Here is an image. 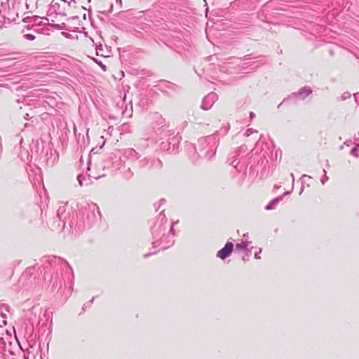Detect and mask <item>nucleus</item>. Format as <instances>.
Listing matches in <instances>:
<instances>
[{"label":"nucleus","instance_id":"obj_39","mask_svg":"<svg viewBox=\"0 0 359 359\" xmlns=\"http://www.w3.org/2000/svg\"><path fill=\"white\" fill-rule=\"evenodd\" d=\"M351 140H346L344 142V145H346V146H350L351 144Z\"/></svg>","mask_w":359,"mask_h":359},{"label":"nucleus","instance_id":"obj_7","mask_svg":"<svg viewBox=\"0 0 359 359\" xmlns=\"http://www.w3.org/2000/svg\"><path fill=\"white\" fill-rule=\"evenodd\" d=\"M140 169L148 168L150 170H160L163 167V163L159 158H144L137 163Z\"/></svg>","mask_w":359,"mask_h":359},{"label":"nucleus","instance_id":"obj_15","mask_svg":"<svg viewBox=\"0 0 359 359\" xmlns=\"http://www.w3.org/2000/svg\"><path fill=\"white\" fill-rule=\"evenodd\" d=\"M289 194L290 192H286L284 193L283 195L275 198L265 207V209L266 210H271L274 209L275 207L278 205V203L283 199L284 196Z\"/></svg>","mask_w":359,"mask_h":359},{"label":"nucleus","instance_id":"obj_33","mask_svg":"<svg viewBox=\"0 0 359 359\" xmlns=\"http://www.w3.org/2000/svg\"><path fill=\"white\" fill-rule=\"evenodd\" d=\"M261 252H262V249H261V248H259V251L255 254V259H260V258H261V257H260L259 254H260Z\"/></svg>","mask_w":359,"mask_h":359},{"label":"nucleus","instance_id":"obj_19","mask_svg":"<svg viewBox=\"0 0 359 359\" xmlns=\"http://www.w3.org/2000/svg\"><path fill=\"white\" fill-rule=\"evenodd\" d=\"M60 3L63 4V6H67L68 9L71 10L72 8H76V0H59Z\"/></svg>","mask_w":359,"mask_h":359},{"label":"nucleus","instance_id":"obj_43","mask_svg":"<svg viewBox=\"0 0 359 359\" xmlns=\"http://www.w3.org/2000/svg\"><path fill=\"white\" fill-rule=\"evenodd\" d=\"M25 118L26 120H29V118H31L29 117V115L28 114H25Z\"/></svg>","mask_w":359,"mask_h":359},{"label":"nucleus","instance_id":"obj_1","mask_svg":"<svg viewBox=\"0 0 359 359\" xmlns=\"http://www.w3.org/2000/svg\"><path fill=\"white\" fill-rule=\"evenodd\" d=\"M43 269L52 273L50 279V290L54 292L62 288L63 279L62 271H72L69 264L63 259L57 257H44L42 259Z\"/></svg>","mask_w":359,"mask_h":359},{"label":"nucleus","instance_id":"obj_3","mask_svg":"<svg viewBox=\"0 0 359 359\" xmlns=\"http://www.w3.org/2000/svg\"><path fill=\"white\" fill-rule=\"evenodd\" d=\"M219 144V139L217 134L214 133L199 138L196 151L200 157L211 161L216 154Z\"/></svg>","mask_w":359,"mask_h":359},{"label":"nucleus","instance_id":"obj_36","mask_svg":"<svg viewBox=\"0 0 359 359\" xmlns=\"http://www.w3.org/2000/svg\"><path fill=\"white\" fill-rule=\"evenodd\" d=\"M93 300H94V297H93L92 299L90 300L88 303L85 304L84 306H90L93 304Z\"/></svg>","mask_w":359,"mask_h":359},{"label":"nucleus","instance_id":"obj_24","mask_svg":"<svg viewBox=\"0 0 359 359\" xmlns=\"http://www.w3.org/2000/svg\"><path fill=\"white\" fill-rule=\"evenodd\" d=\"M133 172L130 170V168H128L124 172H123V177L126 180H130L133 177Z\"/></svg>","mask_w":359,"mask_h":359},{"label":"nucleus","instance_id":"obj_6","mask_svg":"<svg viewBox=\"0 0 359 359\" xmlns=\"http://www.w3.org/2000/svg\"><path fill=\"white\" fill-rule=\"evenodd\" d=\"M177 223V222H176ZM175 224V222H172L170 225V231H168L169 233H172V236H175V232L173 230V225ZM175 243V241L173 240L172 236H170L169 234V238H165V237H163V235L158 239H154V241L152 243L154 248H160L161 250H166L169 248L170 246H172Z\"/></svg>","mask_w":359,"mask_h":359},{"label":"nucleus","instance_id":"obj_34","mask_svg":"<svg viewBox=\"0 0 359 359\" xmlns=\"http://www.w3.org/2000/svg\"><path fill=\"white\" fill-rule=\"evenodd\" d=\"M95 61L99 65L100 67H101V68L103 69V70H106V66L104 65L102 62H97V60H95Z\"/></svg>","mask_w":359,"mask_h":359},{"label":"nucleus","instance_id":"obj_25","mask_svg":"<svg viewBox=\"0 0 359 359\" xmlns=\"http://www.w3.org/2000/svg\"><path fill=\"white\" fill-rule=\"evenodd\" d=\"M121 130L130 133L132 130V126L129 123H123L121 126Z\"/></svg>","mask_w":359,"mask_h":359},{"label":"nucleus","instance_id":"obj_22","mask_svg":"<svg viewBox=\"0 0 359 359\" xmlns=\"http://www.w3.org/2000/svg\"><path fill=\"white\" fill-rule=\"evenodd\" d=\"M230 129V124L226 123V126H223L219 131H217L216 133L217 134V137L219 136V134H222L223 135H225L228 133L229 130Z\"/></svg>","mask_w":359,"mask_h":359},{"label":"nucleus","instance_id":"obj_18","mask_svg":"<svg viewBox=\"0 0 359 359\" xmlns=\"http://www.w3.org/2000/svg\"><path fill=\"white\" fill-rule=\"evenodd\" d=\"M20 4V2L18 1V0H8V11L13 8L18 11Z\"/></svg>","mask_w":359,"mask_h":359},{"label":"nucleus","instance_id":"obj_41","mask_svg":"<svg viewBox=\"0 0 359 359\" xmlns=\"http://www.w3.org/2000/svg\"><path fill=\"white\" fill-rule=\"evenodd\" d=\"M155 253H156V252L144 254V258H147V257H149L150 255H154V254H155Z\"/></svg>","mask_w":359,"mask_h":359},{"label":"nucleus","instance_id":"obj_8","mask_svg":"<svg viewBox=\"0 0 359 359\" xmlns=\"http://www.w3.org/2000/svg\"><path fill=\"white\" fill-rule=\"evenodd\" d=\"M312 93V90L309 86H304L301 88L297 92L292 93L287 97L283 100V102H286L287 100H292L294 101L297 100H304L309 95Z\"/></svg>","mask_w":359,"mask_h":359},{"label":"nucleus","instance_id":"obj_47","mask_svg":"<svg viewBox=\"0 0 359 359\" xmlns=\"http://www.w3.org/2000/svg\"><path fill=\"white\" fill-rule=\"evenodd\" d=\"M48 273L47 271H45L44 273V279L46 280L47 279V276H46V273Z\"/></svg>","mask_w":359,"mask_h":359},{"label":"nucleus","instance_id":"obj_23","mask_svg":"<svg viewBox=\"0 0 359 359\" xmlns=\"http://www.w3.org/2000/svg\"><path fill=\"white\" fill-rule=\"evenodd\" d=\"M355 147L353 148L351 151V154L355 156L357 158H359V152H358V148H359V144L355 143Z\"/></svg>","mask_w":359,"mask_h":359},{"label":"nucleus","instance_id":"obj_21","mask_svg":"<svg viewBox=\"0 0 359 359\" xmlns=\"http://www.w3.org/2000/svg\"><path fill=\"white\" fill-rule=\"evenodd\" d=\"M248 245V242L247 241H242L240 243H237L236 245V250H246L247 247Z\"/></svg>","mask_w":359,"mask_h":359},{"label":"nucleus","instance_id":"obj_9","mask_svg":"<svg viewBox=\"0 0 359 359\" xmlns=\"http://www.w3.org/2000/svg\"><path fill=\"white\" fill-rule=\"evenodd\" d=\"M158 90L170 95L172 92L177 91L180 88L175 83L168 81H161L156 86Z\"/></svg>","mask_w":359,"mask_h":359},{"label":"nucleus","instance_id":"obj_30","mask_svg":"<svg viewBox=\"0 0 359 359\" xmlns=\"http://www.w3.org/2000/svg\"><path fill=\"white\" fill-rule=\"evenodd\" d=\"M323 172H324V176L321 180V183L323 184H324L329 180V177L327 175V172L325 170H323Z\"/></svg>","mask_w":359,"mask_h":359},{"label":"nucleus","instance_id":"obj_14","mask_svg":"<svg viewBox=\"0 0 359 359\" xmlns=\"http://www.w3.org/2000/svg\"><path fill=\"white\" fill-rule=\"evenodd\" d=\"M123 156L131 161H135L140 158L139 154L133 148H128L124 149Z\"/></svg>","mask_w":359,"mask_h":359},{"label":"nucleus","instance_id":"obj_2","mask_svg":"<svg viewBox=\"0 0 359 359\" xmlns=\"http://www.w3.org/2000/svg\"><path fill=\"white\" fill-rule=\"evenodd\" d=\"M101 219V213L99 207L94 203L88 204L82 210L81 217L79 221L74 223L70 221L69 224L71 229L74 228L76 233L81 232L85 229L90 227L93 224L99 222Z\"/></svg>","mask_w":359,"mask_h":359},{"label":"nucleus","instance_id":"obj_38","mask_svg":"<svg viewBox=\"0 0 359 359\" xmlns=\"http://www.w3.org/2000/svg\"><path fill=\"white\" fill-rule=\"evenodd\" d=\"M93 300H94V297H93L92 299L90 300L88 303L85 304L84 306H90L93 304Z\"/></svg>","mask_w":359,"mask_h":359},{"label":"nucleus","instance_id":"obj_28","mask_svg":"<svg viewBox=\"0 0 359 359\" xmlns=\"http://www.w3.org/2000/svg\"><path fill=\"white\" fill-rule=\"evenodd\" d=\"M254 133H257V130H254L252 128H248V129L246 130L245 135L247 137H248V136H250V135H252Z\"/></svg>","mask_w":359,"mask_h":359},{"label":"nucleus","instance_id":"obj_31","mask_svg":"<svg viewBox=\"0 0 359 359\" xmlns=\"http://www.w3.org/2000/svg\"><path fill=\"white\" fill-rule=\"evenodd\" d=\"M84 179V176L81 174L77 176V180L81 187L83 186V180Z\"/></svg>","mask_w":359,"mask_h":359},{"label":"nucleus","instance_id":"obj_12","mask_svg":"<svg viewBox=\"0 0 359 359\" xmlns=\"http://www.w3.org/2000/svg\"><path fill=\"white\" fill-rule=\"evenodd\" d=\"M50 10L57 15H67L69 11H67L65 6H63L59 0H53L50 4Z\"/></svg>","mask_w":359,"mask_h":359},{"label":"nucleus","instance_id":"obj_27","mask_svg":"<svg viewBox=\"0 0 359 359\" xmlns=\"http://www.w3.org/2000/svg\"><path fill=\"white\" fill-rule=\"evenodd\" d=\"M251 255V250H247L245 254L243 256L242 259L244 262L248 261Z\"/></svg>","mask_w":359,"mask_h":359},{"label":"nucleus","instance_id":"obj_20","mask_svg":"<svg viewBox=\"0 0 359 359\" xmlns=\"http://www.w3.org/2000/svg\"><path fill=\"white\" fill-rule=\"evenodd\" d=\"M0 8L3 12L6 15L8 11V0H0ZM6 18V16H5Z\"/></svg>","mask_w":359,"mask_h":359},{"label":"nucleus","instance_id":"obj_32","mask_svg":"<svg viewBox=\"0 0 359 359\" xmlns=\"http://www.w3.org/2000/svg\"><path fill=\"white\" fill-rule=\"evenodd\" d=\"M353 95L356 103L359 104V92L355 93Z\"/></svg>","mask_w":359,"mask_h":359},{"label":"nucleus","instance_id":"obj_4","mask_svg":"<svg viewBox=\"0 0 359 359\" xmlns=\"http://www.w3.org/2000/svg\"><path fill=\"white\" fill-rule=\"evenodd\" d=\"M168 226V219L163 211L160 212L155 222L151 226V232L152 234L153 240L158 239L163 235L165 238H169V232L165 233Z\"/></svg>","mask_w":359,"mask_h":359},{"label":"nucleus","instance_id":"obj_48","mask_svg":"<svg viewBox=\"0 0 359 359\" xmlns=\"http://www.w3.org/2000/svg\"><path fill=\"white\" fill-rule=\"evenodd\" d=\"M165 201V199H161V200L160 201V203H161V204H162V203H163Z\"/></svg>","mask_w":359,"mask_h":359},{"label":"nucleus","instance_id":"obj_52","mask_svg":"<svg viewBox=\"0 0 359 359\" xmlns=\"http://www.w3.org/2000/svg\"><path fill=\"white\" fill-rule=\"evenodd\" d=\"M116 163H117L118 165H119V161H116Z\"/></svg>","mask_w":359,"mask_h":359},{"label":"nucleus","instance_id":"obj_16","mask_svg":"<svg viewBox=\"0 0 359 359\" xmlns=\"http://www.w3.org/2000/svg\"><path fill=\"white\" fill-rule=\"evenodd\" d=\"M24 20L25 22H32L33 25H41L43 23V19L39 16L26 17Z\"/></svg>","mask_w":359,"mask_h":359},{"label":"nucleus","instance_id":"obj_5","mask_svg":"<svg viewBox=\"0 0 359 359\" xmlns=\"http://www.w3.org/2000/svg\"><path fill=\"white\" fill-rule=\"evenodd\" d=\"M67 203H62L59 206L57 211V217L53 219V224H51V229H60L65 227L66 224Z\"/></svg>","mask_w":359,"mask_h":359},{"label":"nucleus","instance_id":"obj_26","mask_svg":"<svg viewBox=\"0 0 359 359\" xmlns=\"http://www.w3.org/2000/svg\"><path fill=\"white\" fill-rule=\"evenodd\" d=\"M351 93H349V92H348V91H347V92H344V93L341 95V98H340V100H341V101H344V100H346L349 99V98L351 97Z\"/></svg>","mask_w":359,"mask_h":359},{"label":"nucleus","instance_id":"obj_45","mask_svg":"<svg viewBox=\"0 0 359 359\" xmlns=\"http://www.w3.org/2000/svg\"><path fill=\"white\" fill-rule=\"evenodd\" d=\"M82 8H83V9H85V10H87V8H85V7H83V6H82ZM88 13L90 14V12H91L90 8H88Z\"/></svg>","mask_w":359,"mask_h":359},{"label":"nucleus","instance_id":"obj_35","mask_svg":"<svg viewBox=\"0 0 359 359\" xmlns=\"http://www.w3.org/2000/svg\"><path fill=\"white\" fill-rule=\"evenodd\" d=\"M93 300H94V297H93L92 299L90 300L88 303L85 304L84 306H90L93 304Z\"/></svg>","mask_w":359,"mask_h":359},{"label":"nucleus","instance_id":"obj_11","mask_svg":"<svg viewBox=\"0 0 359 359\" xmlns=\"http://www.w3.org/2000/svg\"><path fill=\"white\" fill-rule=\"evenodd\" d=\"M246 147L243 145L239 147L233 153H231L229 155L227 162L229 165H232L233 168H236L238 165V162L237 161L238 156L243 152H245Z\"/></svg>","mask_w":359,"mask_h":359},{"label":"nucleus","instance_id":"obj_37","mask_svg":"<svg viewBox=\"0 0 359 359\" xmlns=\"http://www.w3.org/2000/svg\"><path fill=\"white\" fill-rule=\"evenodd\" d=\"M93 300H94V297H93L92 299L90 300L88 303L85 304L84 306H90L93 304Z\"/></svg>","mask_w":359,"mask_h":359},{"label":"nucleus","instance_id":"obj_54","mask_svg":"<svg viewBox=\"0 0 359 359\" xmlns=\"http://www.w3.org/2000/svg\"><path fill=\"white\" fill-rule=\"evenodd\" d=\"M91 1V0H88V2L90 3Z\"/></svg>","mask_w":359,"mask_h":359},{"label":"nucleus","instance_id":"obj_40","mask_svg":"<svg viewBox=\"0 0 359 359\" xmlns=\"http://www.w3.org/2000/svg\"><path fill=\"white\" fill-rule=\"evenodd\" d=\"M161 121L158 123V125H163L165 123V119H163L161 116H160Z\"/></svg>","mask_w":359,"mask_h":359},{"label":"nucleus","instance_id":"obj_51","mask_svg":"<svg viewBox=\"0 0 359 359\" xmlns=\"http://www.w3.org/2000/svg\"><path fill=\"white\" fill-rule=\"evenodd\" d=\"M341 149H344V145H341V147H340Z\"/></svg>","mask_w":359,"mask_h":359},{"label":"nucleus","instance_id":"obj_44","mask_svg":"<svg viewBox=\"0 0 359 359\" xmlns=\"http://www.w3.org/2000/svg\"><path fill=\"white\" fill-rule=\"evenodd\" d=\"M290 177H291V178H292V182H294V174H293V173H291V174H290Z\"/></svg>","mask_w":359,"mask_h":359},{"label":"nucleus","instance_id":"obj_53","mask_svg":"<svg viewBox=\"0 0 359 359\" xmlns=\"http://www.w3.org/2000/svg\"><path fill=\"white\" fill-rule=\"evenodd\" d=\"M6 311H8V306H6Z\"/></svg>","mask_w":359,"mask_h":359},{"label":"nucleus","instance_id":"obj_49","mask_svg":"<svg viewBox=\"0 0 359 359\" xmlns=\"http://www.w3.org/2000/svg\"><path fill=\"white\" fill-rule=\"evenodd\" d=\"M303 190H304V187L302 186V189H301V191H300V193H299L300 194L302 193Z\"/></svg>","mask_w":359,"mask_h":359},{"label":"nucleus","instance_id":"obj_10","mask_svg":"<svg viewBox=\"0 0 359 359\" xmlns=\"http://www.w3.org/2000/svg\"><path fill=\"white\" fill-rule=\"evenodd\" d=\"M217 100V95L214 92L210 93L203 99L201 108L203 110L210 109Z\"/></svg>","mask_w":359,"mask_h":359},{"label":"nucleus","instance_id":"obj_13","mask_svg":"<svg viewBox=\"0 0 359 359\" xmlns=\"http://www.w3.org/2000/svg\"><path fill=\"white\" fill-rule=\"evenodd\" d=\"M233 249V244L232 242H227L224 247L217 252V257L224 260L229 257Z\"/></svg>","mask_w":359,"mask_h":359},{"label":"nucleus","instance_id":"obj_29","mask_svg":"<svg viewBox=\"0 0 359 359\" xmlns=\"http://www.w3.org/2000/svg\"><path fill=\"white\" fill-rule=\"evenodd\" d=\"M24 37L29 41L35 39V36L32 34H26L24 35Z\"/></svg>","mask_w":359,"mask_h":359},{"label":"nucleus","instance_id":"obj_46","mask_svg":"<svg viewBox=\"0 0 359 359\" xmlns=\"http://www.w3.org/2000/svg\"><path fill=\"white\" fill-rule=\"evenodd\" d=\"M304 177H310V176H309V175H305V174H304V175H303L302 176V178H304Z\"/></svg>","mask_w":359,"mask_h":359},{"label":"nucleus","instance_id":"obj_50","mask_svg":"<svg viewBox=\"0 0 359 359\" xmlns=\"http://www.w3.org/2000/svg\"><path fill=\"white\" fill-rule=\"evenodd\" d=\"M1 316H2L3 318H6V314H4V313H1Z\"/></svg>","mask_w":359,"mask_h":359},{"label":"nucleus","instance_id":"obj_55","mask_svg":"<svg viewBox=\"0 0 359 359\" xmlns=\"http://www.w3.org/2000/svg\"><path fill=\"white\" fill-rule=\"evenodd\" d=\"M358 135H359V132H358Z\"/></svg>","mask_w":359,"mask_h":359},{"label":"nucleus","instance_id":"obj_17","mask_svg":"<svg viewBox=\"0 0 359 359\" xmlns=\"http://www.w3.org/2000/svg\"><path fill=\"white\" fill-rule=\"evenodd\" d=\"M18 345L20 348L21 352L23 354V355H22L23 359H34V357H35L34 354L32 351H30L29 348H27L26 351H25L19 343H18Z\"/></svg>","mask_w":359,"mask_h":359},{"label":"nucleus","instance_id":"obj_42","mask_svg":"<svg viewBox=\"0 0 359 359\" xmlns=\"http://www.w3.org/2000/svg\"><path fill=\"white\" fill-rule=\"evenodd\" d=\"M250 117L251 119L254 118L255 117V114L252 111L250 113Z\"/></svg>","mask_w":359,"mask_h":359}]
</instances>
